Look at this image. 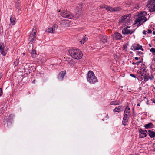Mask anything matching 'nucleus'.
Wrapping results in <instances>:
<instances>
[{"instance_id": "obj_1", "label": "nucleus", "mask_w": 155, "mask_h": 155, "mask_svg": "<svg viewBox=\"0 0 155 155\" xmlns=\"http://www.w3.org/2000/svg\"><path fill=\"white\" fill-rule=\"evenodd\" d=\"M146 15H147L146 12H140V15L134 20V25L138 27L145 22L147 21V18L145 16Z\"/></svg>"}, {"instance_id": "obj_2", "label": "nucleus", "mask_w": 155, "mask_h": 155, "mask_svg": "<svg viewBox=\"0 0 155 155\" xmlns=\"http://www.w3.org/2000/svg\"><path fill=\"white\" fill-rule=\"evenodd\" d=\"M68 52L71 57L77 59H81L83 56L81 51L76 48L70 49Z\"/></svg>"}, {"instance_id": "obj_3", "label": "nucleus", "mask_w": 155, "mask_h": 155, "mask_svg": "<svg viewBox=\"0 0 155 155\" xmlns=\"http://www.w3.org/2000/svg\"><path fill=\"white\" fill-rule=\"evenodd\" d=\"M87 81L91 84H94L98 82V80L95 76L93 72L91 71L88 72L87 76Z\"/></svg>"}, {"instance_id": "obj_4", "label": "nucleus", "mask_w": 155, "mask_h": 155, "mask_svg": "<svg viewBox=\"0 0 155 155\" xmlns=\"http://www.w3.org/2000/svg\"><path fill=\"white\" fill-rule=\"evenodd\" d=\"M130 109L128 107H127L125 109L124 113V117L122 121L123 124L126 125L130 117Z\"/></svg>"}, {"instance_id": "obj_5", "label": "nucleus", "mask_w": 155, "mask_h": 155, "mask_svg": "<svg viewBox=\"0 0 155 155\" xmlns=\"http://www.w3.org/2000/svg\"><path fill=\"white\" fill-rule=\"evenodd\" d=\"M61 15L63 17L68 19H72L74 16L73 14L70 12L67 11H63L61 13Z\"/></svg>"}, {"instance_id": "obj_6", "label": "nucleus", "mask_w": 155, "mask_h": 155, "mask_svg": "<svg viewBox=\"0 0 155 155\" xmlns=\"http://www.w3.org/2000/svg\"><path fill=\"white\" fill-rule=\"evenodd\" d=\"M33 28L32 32L30 34L28 38V40L30 42H31L32 43H34L36 40L35 38L36 36V28Z\"/></svg>"}, {"instance_id": "obj_7", "label": "nucleus", "mask_w": 155, "mask_h": 155, "mask_svg": "<svg viewBox=\"0 0 155 155\" xmlns=\"http://www.w3.org/2000/svg\"><path fill=\"white\" fill-rule=\"evenodd\" d=\"M155 0H149L147 6L148 7L149 10L150 12H154L155 11V4H154Z\"/></svg>"}, {"instance_id": "obj_8", "label": "nucleus", "mask_w": 155, "mask_h": 155, "mask_svg": "<svg viewBox=\"0 0 155 155\" xmlns=\"http://www.w3.org/2000/svg\"><path fill=\"white\" fill-rule=\"evenodd\" d=\"M131 49L134 50H137L139 49L143 51L144 50L142 48V46L137 43H135L133 44L130 48Z\"/></svg>"}, {"instance_id": "obj_9", "label": "nucleus", "mask_w": 155, "mask_h": 155, "mask_svg": "<svg viewBox=\"0 0 155 155\" xmlns=\"http://www.w3.org/2000/svg\"><path fill=\"white\" fill-rule=\"evenodd\" d=\"M7 49L5 48L3 43H0V52L1 54L5 56L6 53V51Z\"/></svg>"}, {"instance_id": "obj_10", "label": "nucleus", "mask_w": 155, "mask_h": 155, "mask_svg": "<svg viewBox=\"0 0 155 155\" xmlns=\"http://www.w3.org/2000/svg\"><path fill=\"white\" fill-rule=\"evenodd\" d=\"M139 132L140 134L139 137L140 138H144L146 137L148 134L147 131L146 130H143L141 128L139 129Z\"/></svg>"}, {"instance_id": "obj_11", "label": "nucleus", "mask_w": 155, "mask_h": 155, "mask_svg": "<svg viewBox=\"0 0 155 155\" xmlns=\"http://www.w3.org/2000/svg\"><path fill=\"white\" fill-rule=\"evenodd\" d=\"M98 37L100 38V41L101 43H105L107 42L108 37L105 35H100Z\"/></svg>"}, {"instance_id": "obj_12", "label": "nucleus", "mask_w": 155, "mask_h": 155, "mask_svg": "<svg viewBox=\"0 0 155 155\" xmlns=\"http://www.w3.org/2000/svg\"><path fill=\"white\" fill-rule=\"evenodd\" d=\"M130 27H127L126 28H124L122 31V33L124 34H132L134 32V31L132 30H130L128 29Z\"/></svg>"}, {"instance_id": "obj_13", "label": "nucleus", "mask_w": 155, "mask_h": 155, "mask_svg": "<svg viewBox=\"0 0 155 155\" xmlns=\"http://www.w3.org/2000/svg\"><path fill=\"white\" fill-rule=\"evenodd\" d=\"M120 8L119 7L112 8L110 6L107 5L106 10L107 11L113 12L114 11H117L120 10Z\"/></svg>"}, {"instance_id": "obj_14", "label": "nucleus", "mask_w": 155, "mask_h": 155, "mask_svg": "<svg viewBox=\"0 0 155 155\" xmlns=\"http://www.w3.org/2000/svg\"><path fill=\"white\" fill-rule=\"evenodd\" d=\"M61 24L62 27H67L69 26L70 23L68 20H63L61 21Z\"/></svg>"}, {"instance_id": "obj_15", "label": "nucleus", "mask_w": 155, "mask_h": 155, "mask_svg": "<svg viewBox=\"0 0 155 155\" xmlns=\"http://www.w3.org/2000/svg\"><path fill=\"white\" fill-rule=\"evenodd\" d=\"M66 74L65 71L61 72L58 74V78L60 80H62L63 79L64 77Z\"/></svg>"}, {"instance_id": "obj_16", "label": "nucleus", "mask_w": 155, "mask_h": 155, "mask_svg": "<svg viewBox=\"0 0 155 155\" xmlns=\"http://www.w3.org/2000/svg\"><path fill=\"white\" fill-rule=\"evenodd\" d=\"M122 38V35L119 33L115 32L113 38L116 40L121 39Z\"/></svg>"}, {"instance_id": "obj_17", "label": "nucleus", "mask_w": 155, "mask_h": 155, "mask_svg": "<svg viewBox=\"0 0 155 155\" xmlns=\"http://www.w3.org/2000/svg\"><path fill=\"white\" fill-rule=\"evenodd\" d=\"M131 16V15L130 14H127L124 15L120 18V20L121 22H122L123 21L125 20L127 17L130 18Z\"/></svg>"}, {"instance_id": "obj_18", "label": "nucleus", "mask_w": 155, "mask_h": 155, "mask_svg": "<svg viewBox=\"0 0 155 155\" xmlns=\"http://www.w3.org/2000/svg\"><path fill=\"white\" fill-rule=\"evenodd\" d=\"M153 125L151 122H150L147 124H146L144 127L146 129H147L150 128H153Z\"/></svg>"}, {"instance_id": "obj_19", "label": "nucleus", "mask_w": 155, "mask_h": 155, "mask_svg": "<svg viewBox=\"0 0 155 155\" xmlns=\"http://www.w3.org/2000/svg\"><path fill=\"white\" fill-rule=\"evenodd\" d=\"M10 22L13 25L15 24V18L14 15H11L10 18Z\"/></svg>"}, {"instance_id": "obj_20", "label": "nucleus", "mask_w": 155, "mask_h": 155, "mask_svg": "<svg viewBox=\"0 0 155 155\" xmlns=\"http://www.w3.org/2000/svg\"><path fill=\"white\" fill-rule=\"evenodd\" d=\"M122 106H119L117 107L116 108L113 110V112H120L122 110Z\"/></svg>"}, {"instance_id": "obj_21", "label": "nucleus", "mask_w": 155, "mask_h": 155, "mask_svg": "<svg viewBox=\"0 0 155 155\" xmlns=\"http://www.w3.org/2000/svg\"><path fill=\"white\" fill-rule=\"evenodd\" d=\"M148 134L151 138H153L155 137V132L150 130L148 131Z\"/></svg>"}, {"instance_id": "obj_22", "label": "nucleus", "mask_w": 155, "mask_h": 155, "mask_svg": "<svg viewBox=\"0 0 155 155\" xmlns=\"http://www.w3.org/2000/svg\"><path fill=\"white\" fill-rule=\"evenodd\" d=\"M14 117V115L13 114H11L10 115L7 119V122L11 123Z\"/></svg>"}, {"instance_id": "obj_23", "label": "nucleus", "mask_w": 155, "mask_h": 155, "mask_svg": "<svg viewBox=\"0 0 155 155\" xmlns=\"http://www.w3.org/2000/svg\"><path fill=\"white\" fill-rule=\"evenodd\" d=\"M120 104V101H112L110 103V104L111 105H119Z\"/></svg>"}, {"instance_id": "obj_24", "label": "nucleus", "mask_w": 155, "mask_h": 155, "mask_svg": "<svg viewBox=\"0 0 155 155\" xmlns=\"http://www.w3.org/2000/svg\"><path fill=\"white\" fill-rule=\"evenodd\" d=\"M6 108L4 107L0 106V114H2L5 112Z\"/></svg>"}, {"instance_id": "obj_25", "label": "nucleus", "mask_w": 155, "mask_h": 155, "mask_svg": "<svg viewBox=\"0 0 155 155\" xmlns=\"http://www.w3.org/2000/svg\"><path fill=\"white\" fill-rule=\"evenodd\" d=\"M87 39L88 38L87 37H84L80 42L82 44H84L87 41Z\"/></svg>"}, {"instance_id": "obj_26", "label": "nucleus", "mask_w": 155, "mask_h": 155, "mask_svg": "<svg viewBox=\"0 0 155 155\" xmlns=\"http://www.w3.org/2000/svg\"><path fill=\"white\" fill-rule=\"evenodd\" d=\"M31 55L33 58H35L36 57L37 55V53L35 49L32 50Z\"/></svg>"}, {"instance_id": "obj_27", "label": "nucleus", "mask_w": 155, "mask_h": 155, "mask_svg": "<svg viewBox=\"0 0 155 155\" xmlns=\"http://www.w3.org/2000/svg\"><path fill=\"white\" fill-rule=\"evenodd\" d=\"M47 31L48 32L54 33V31L53 28H48Z\"/></svg>"}, {"instance_id": "obj_28", "label": "nucleus", "mask_w": 155, "mask_h": 155, "mask_svg": "<svg viewBox=\"0 0 155 155\" xmlns=\"http://www.w3.org/2000/svg\"><path fill=\"white\" fill-rule=\"evenodd\" d=\"M28 44L29 46V47L28 48V50L29 49L30 51L31 50H33V46L32 43L30 42L29 43H28Z\"/></svg>"}, {"instance_id": "obj_29", "label": "nucleus", "mask_w": 155, "mask_h": 155, "mask_svg": "<svg viewBox=\"0 0 155 155\" xmlns=\"http://www.w3.org/2000/svg\"><path fill=\"white\" fill-rule=\"evenodd\" d=\"M14 63L15 66H17L19 63V60L16 59L14 62Z\"/></svg>"}, {"instance_id": "obj_30", "label": "nucleus", "mask_w": 155, "mask_h": 155, "mask_svg": "<svg viewBox=\"0 0 155 155\" xmlns=\"http://www.w3.org/2000/svg\"><path fill=\"white\" fill-rule=\"evenodd\" d=\"M107 5H101L100 7L101 8H105L106 9Z\"/></svg>"}, {"instance_id": "obj_31", "label": "nucleus", "mask_w": 155, "mask_h": 155, "mask_svg": "<svg viewBox=\"0 0 155 155\" xmlns=\"http://www.w3.org/2000/svg\"><path fill=\"white\" fill-rule=\"evenodd\" d=\"M150 51L152 53H155V48H152L150 50Z\"/></svg>"}, {"instance_id": "obj_32", "label": "nucleus", "mask_w": 155, "mask_h": 155, "mask_svg": "<svg viewBox=\"0 0 155 155\" xmlns=\"http://www.w3.org/2000/svg\"><path fill=\"white\" fill-rule=\"evenodd\" d=\"M141 62V61H137L136 63H134L133 62L132 63V64L133 65H138Z\"/></svg>"}, {"instance_id": "obj_33", "label": "nucleus", "mask_w": 155, "mask_h": 155, "mask_svg": "<svg viewBox=\"0 0 155 155\" xmlns=\"http://www.w3.org/2000/svg\"><path fill=\"white\" fill-rule=\"evenodd\" d=\"M143 78L145 81H147L148 80V78L145 75L143 77Z\"/></svg>"}, {"instance_id": "obj_34", "label": "nucleus", "mask_w": 155, "mask_h": 155, "mask_svg": "<svg viewBox=\"0 0 155 155\" xmlns=\"http://www.w3.org/2000/svg\"><path fill=\"white\" fill-rule=\"evenodd\" d=\"M137 54L138 55H143V53L141 52L140 51H137Z\"/></svg>"}, {"instance_id": "obj_35", "label": "nucleus", "mask_w": 155, "mask_h": 155, "mask_svg": "<svg viewBox=\"0 0 155 155\" xmlns=\"http://www.w3.org/2000/svg\"><path fill=\"white\" fill-rule=\"evenodd\" d=\"M127 46H126V45H124L123 48V50H124L125 51H127Z\"/></svg>"}, {"instance_id": "obj_36", "label": "nucleus", "mask_w": 155, "mask_h": 155, "mask_svg": "<svg viewBox=\"0 0 155 155\" xmlns=\"http://www.w3.org/2000/svg\"><path fill=\"white\" fill-rule=\"evenodd\" d=\"M3 94L2 90V88H0V97Z\"/></svg>"}, {"instance_id": "obj_37", "label": "nucleus", "mask_w": 155, "mask_h": 155, "mask_svg": "<svg viewBox=\"0 0 155 155\" xmlns=\"http://www.w3.org/2000/svg\"><path fill=\"white\" fill-rule=\"evenodd\" d=\"M53 27L54 30V31L57 28V25H54L53 26Z\"/></svg>"}, {"instance_id": "obj_38", "label": "nucleus", "mask_w": 155, "mask_h": 155, "mask_svg": "<svg viewBox=\"0 0 155 155\" xmlns=\"http://www.w3.org/2000/svg\"><path fill=\"white\" fill-rule=\"evenodd\" d=\"M147 31H148V33L149 34L151 33L152 32V31L150 29H148Z\"/></svg>"}, {"instance_id": "obj_39", "label": "nucleus", "mask_w": 155, "mask_h": 155, "mask_svg": "<svg viewBox=\"0 0 155 155\" xmlns=\"http://www.w3.org/2000/svg\"><path fill=\"white\" fill-rule=\"evenodd\" d=\"M147 32V30H144L143 31V34H146V32Z\"/></svg>"}, {"instance_id": "obj_40", "label": "nucleus", "mask_w": 155, "mask_h": 155, "mask_svg": "<svg viewBox=\"0 0 155 155\" xmlns=\"http://www.w3.org/2000/svg\"><path fill=\"white\" fill-rule=\"evenodd\" d=\"M130 75L131 76V77H133V78H136L134 74H130Z\"/></svg>"}, {"instance_id": "obj_41", "label": "nucleus", "mask_w": 155, "mask_h": 155, "mask_svg": "<svg viewBox=\"0 0 155 155\" xmlns=\"http://www.w3.org/2000/svg\"><path fill=\"white\" fill-rule=\"evenodd\" d=\"M149 78L150 80H152L153 78V77L151 75V76L149 77Z\"/></svg>"}, {"instance_id": "obj_42", "label": "nucleus", "mask_w": 155, "mask_h": 155, "mask_svg": "<svg viewBox=\"0 0 155 155\" xmlns=\"http://www.w3.org/2000/svg\"><path fill=\"white\" fill-rule=\"evenodd\" d=\"M134 59L136 60H138L139 59V58L138 57H135Z\"/></svg>"}, {"instance_id": "obj_43", "label": "nucleus", "mask_w": 155, "mask_h": 155, "mask_svg": "<svg viewBox=\"0 0 155 155\" xmlns=\"http://www.w3.org/2000/svg\"><path fill=\"white\" fill-rule=\"evenodd\" d=\"M2 73H0V80L1 79V78H2Z\"/></svg>"}, {"instance_id": "obj_44", "label": "nucleus", "mask_w": 155, "mask_h": 155, "mask_svg": "<svg viewBox=\"0 0 155 155\" xmlns=\"http://www.w3.org/2000/svg\"><path fill=\"white\" fill-rule=\"evenodd\" d=\"M35 80H34L32 81V83L33 84H35Z\"/></svg>"}, {"instance_id": "obj_45", "label": "nucleus", "mask_w": 155, "mask_h": 155, "mask_svg": "<svg viewBox=\"0 0 155 155\" xmlns=\"http://www.w3.org/2000/svg\"><path fill=\"white\" fill-rule=\"evenodd\" d=\"M137 106H140V103H138L137 104Z\"/></svg>"}, {"instance_id": "obj_46", "label": "nucleus", "mask_w": 155, "mask_h": 155, "mask_svg": "<svg viewBox=\"0 0 155 155\" xmlns=\"http://www.w3.org/2000/svg\"><path fill=\"white\" fill-rule=\"evenodd\" d=\"M106 117H107V118H109V116H108V115H107L106 116Z\"/></svg>"}, {"instance_id": "obj_47", "label": "nucleus", "mask_w": 155, "mask_h": 155, "mask_svg": "<svg viewBox=\"0 0 155 155\" xmlns=\"http://www.w3.org/2000/svg\"><path fill=\"white\" fill-rule=\"evenodd\" d=\"M149 45L150 47H151V45L150 44H149Z\"/></svg>"}, {"instance_id": "obj_48", "label": "nucleus", "mask_w": 155, "mask_h": 155, "mask_svg": "<svg viewBox=\"0 0 155 155\" xmlns=\"http://www.w3.org/2000/svg\"><path fill=\"white\" fill-rule=\"evenodd\" d=\"M23 55H25V53H23Z\"/></svg>"}, {"instance_id": "obj_49", "label": "nucleus", "mask_w": 155, "mask_h": 155, "mask_svg": "<svg viewBox=\"0 0 155 155\" xmlns=\"http://www.w3.org/2000/svg\"><path fill=\"white\" fill-rule=\"evenodd\" d=\"M153 34H155V31H153Z\"/></svg>"}, {"instance_id": "obj_50", "label": "nucleus", "mask_w": 155, "mask_h": 155, "mask_svg": "<svg viewBox=\"0 0 155 155\" xmlns=\"http://www.w3.org/2000/svg\"><path fill=\"white\" fill-rule=\"evenodd\" d=\"M0 28H1H1L2 29L3 28L2 26H1L0 27Z\"/></svg>"}, {"instance_id": "obj_51", "label": "nucleus", "mask_w": 155, "mask_h": 155, "mask_svg": "<svg viewBox=\"0 0 155 155\" xmlns=\"http://www.w3.org/2000/svg\"><path fill=\"white\" fill-rule=\"evenodd\" d=\"M153 102L155 103V101H153Z\"/></svg>"}, {"instance_id": "obj_52", "label": "nucleus", "mask_w": 155, "mask_h": 155, "mask_svg": "<svg viewBox=\"0 0 155 155\" xmlns=\"http://www.w3.org/2000/svg\"><path fill=\"white\" fill-rule=\"evenodd\" d=\"M153 150L154 151H155V148H154V150Z\"/></svg>"}, {"instance_id": "obj_53", "label": "nucleus", "mask_w": 155, "mask_h": 155, "mask_svg": "<svg viewBox=\"0 0 155 155\" xmlns=\"http://www.w3.org/2000/svg\"><path fill=\"white\" fill-rule=\"evenodd\" d=\"M141 76H143V74H141Z\"/></svg>"}, {"instance_id": "obj_54", "label": "nucleus", "mask_w": 155, "mask_h": 155, "mask_svg": "<svg viewBox=\"0 0 155 155\" xmlns=\"http://www.w3.org/2000/svg\"><path fill=\"white\" fill-rule=\"evenodd\" d=\"M135 155H137V154H135Z\"/></svg>"}]
</instances>
